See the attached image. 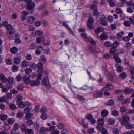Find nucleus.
I'll return each mask as SVG.
<instances>
[{"instance_id":"9","label":"nucleus","mask_w":134,"mask_h":134,"mask_svg":"<svg viewBox=\"0 0 134 134\" xmlns=\"http://www.w3.org/2000/svg\"><path fill=\"white\" fill-rule=\"evenodd\" d=\"M0 80L2 83H6L7 82V79L3 74H0Z\"/></svg>"},{"instance_id":"15","label":"nucleus","mask_w":134,"mask_h":134,"mask_svg":"<svg viewBox=\"0 0 134 134\" xmlns=\"http://www.w3.org/2000/svg\"><path fill=\"white\" fill-rule=\"evenodd\" d=\"M100 37L101 40H104L107 39L108 36L106 34L103 33L100 35Z\"/></svg>"},{"instance_id":"56","label":"nucleus","mask_w":134,"mask_h":134,"mask_svg":"<svg viewBox=\"0 0 134 134\" xmlns=\"http://www.w3.org/2000/svg\"><path fill=\"white\" fill-rule=\"evenodd\" d=\"M108 78L111 81H113L114 80V76L110 74L108 75Z\"/></svg>"},{"instance_id":"49","label":"nucleus","mask_w":134,"mask_h":134,"mask_svg":"<svg viewBox=\"0 0 134 134\" xmlns=\"http://www.w3.org/2000/svg\"><path fill=\"white\" fill-rule=\"evenodd\" d=\"M105 18H106L104 15H102L100 16L99 21L100 22H101L102 21H104V20H106L105 19Z\"/></svg>"},{"instance_id":"52","label":"nucleus","mask_w":134,"mask_h":134,"mask_svg":"<svg viewBox=\"0 0 134 134\" xmlns=\"http://www.w3.org/2000/svg\"><path fill=\"white\" fill-rule=\"evenodd\" d=\"M125 47L128 49H129L132 47V44L131 43H126Z\"/></svg>"},{"instance_id":"14","label":"nucleus","mask_w":134,"mask_h":134,"mask_svg":"<svg viewBox=\"0 0 134 134\" xmlns=\"http://www.w3.org/2000/svg\"><path fill=\"white\" fill-rule=\"evenodd\" d=\"M127 129H131L133 127V125L129 122L124 125Z\"/></svg>"},{"instance_id":"34","label":"nucleus","mask_w":134,"mask_h":134,"mask_svg":"<svg viewBox=\"0 0 134 134\" xmlns=\"http://www.w3.org/2000/svg\"><path fill=\"white\" fill-rule=\"evenodd\" d=\"M119 45V44L118 42L117 41H116L114 42L112 44H111V46L112 47L115 48H116Z\"/></svg>"},{"instance_id":"16","label":"nucleus","mask_w":134,"mask_h":134,"mask_svg":"<svg viewBox=\"0 0 134 134\" xmlns=\"http://www.w3.org/2000/svg\"><path fill=\"white\" fill-rule=\"evenodd\" d=\"M23 80L26 84H28L30 82V78L28 77H27L26 76L23 77Z\"/></svg>"},{"instance_id":"51","label":"nucleus","mask_w":134,"mask_h":134,"mask_svg":"<svg viewBox=\"0 0 134 134\" xmlns=\"http://www.w3.org/2000/svg\"><path fill=\"white\" fill-rule=\"evenodd\" d=\"M131 69L130 70V72L131 74L133 75L132 76H130V77L131 78L133 79L134 78V68H132V69L131 68Z\"/></svg>"},{"instance_id":"24","label":"nucleus","mask_w":134,"mask_h":134,"mask_svg":"<svg viewBox=\"0 0 134 134\" xmlns=\"http://www.w3.org/2000/svg\"><path fill=\"white\" fill-rule=\"evenodd\" d=\"M108 123L109 125H112L114 124L115 122L114 119L112 118H110L108 120Z\"/></svg>"},{"instance_id":"23","label":"nucleus","mask_w":134,"mask_h":134,"mask_svg":"<svg viewBox=\"0 0 134 134\" xmlns=\"http://www.w3.org/2000/svg\"><path fill=\"white\" fill-rule=\"evenodd\" d=\"M21 129L23 132H25L27 129L26 125L24 124H22L21 125Z\"/></svg>"},{"instance_id":"35","label":"nucleus","mask_w":134,"mask_h":134,"mask_svg":"<svg viewBox=\"0 0 134 134\" xmlns=\"http://www.w3.org/2000/svg\"><path fill=\"white\" fill-rule=\"evenodd\" d=\"M9 107L11 109L13 110H14L16 109V105L13 104L11 103L9 105Z\"/></svg>"},{"instance_id":"33","label":"nucleus","mask_w":134,"mask_h":134,"mask_svg":"<svg viewBox=\"0 0 134 134\" xmlns=\"http://www.w3.org/2000/svg\"><path fill=\"white\" fill-rule=\"evenodd\" d=\"M127 76V75L126 73L123 72L121 73L119 75V77L122 79H124Z\"/></svg>"},{"instance_id":"61","label":"nucleus","mask_w":134,"mask_h":134,"mask_svg":"<svg viewBox=\"0 0 134 134\" xmlns=\"http://www.w3.org/2000/svg\"><path fill=\"white\" fill-rule=\"evenodd\" d=\"M100 23L104 26H106L107 25V21L106 20L102 21V22H100Z\"/></svg>"},{"instance_id":"8","label":"nucleus","mask_w":134,"mask_h":134,"mask_svg":"<svg viewBox=\"0 0 134 134\" xmlns=\"http://www.w3.org/2000/svg\"><path fill=\"white\" fill-rule=\"evenodd\" d=\"M114 88V86L112 85L109 84L107 85L105 87L102 88L101 89L102 91H104V90L109 91L110 89H113Z\"/></svg>"},{"instance_id":"32","label":"nucleus","mask_w":134,"mask_h":134,"mask_svg":"<svg viewBox=\"0 0 134 134\" xmlns=\"http://www.w3.org/2000/svg\"><path fill=\"white\" fill-rule=\"evenodd\" d=\"M112 132L114 134H118L119 133V131L117 128H114L113 129Z\"/></svg>"},{"instance_id":"22","label":"nucleus","mask_w":134,"mask_h":134,"mask_svg":"<svg viewBox=\"0 0 134 134\" xmlns=\"http://www.w3.org/2000/svg\"><path fill=\"white\" fill-rule=\"evenodd\" d=\"M25 134H34V131L32 129H27L25 132Z\"/></svg>"},{"instance_id":"30","label":"nucleus","mask_w":134,"mask_h":134,"mask_svg":"<svg viewBox=\"0 0 134 134\" xmlns=\"http://www.w3.org/2000/svg\"><path fill=\"white\" fill-rule=\"evenodd\" d=\"M16 117L18 118H21L23 116V113L21 111H19L17 113L16 115Z\"/></svg>"},{"instance_id":"6","label":"nucleus","mask_w":134,"mask_h":134,"mask_svg":"<svg viewBox=\"0 0 134 134\" xmlns=\"http://www.w3.org/2000/svg\"><path fill=\"white\" fill-rule=\"evenodd\" d=\"M104 122V121L103 118H99L97 121V123L99 125L97 126V128L98 129L99 128H100V127H101L102 125Z\"/></svg>"},{"instance_id":"7","label":"nucleus","mask_w":134,"mask_h":134,"mask_svg":"<svg viewBox=\"0 0 134 134\" xmlns=\"http://www.w3.org/2000/svg\"><path fill=\"white\" fill-rule=\"evenodd\" d=\"M45 108L43 107L41 109V111L42 114L41 116V118L43 120H44L47 118V115L45 111Z\"/></svg>"},{"instance_id":"36","label":"nucleus","mask_w":134,"mask_h":134,"mask_svg":"<svg viewBox=\"0 0 134 134\" xmlns=\"http://www.w3.org/2000/svg\"><path fill=\"white\" fill-rule=\"evenodd\" d=\"M62 26H65L70 31L71 30V29L68 26V24H66V22H62Z\"/></svg>"},{"instance_id":"1","label":"nucleus","mask_w":134,"mask_h":134,"mask_svg":"<svg viewBox=\"0 0 134 134\" xmlns=\"http://www.w3.org/2000/svg\"><path fill=\"white\" fill-rule=\"evenodd\" d=\"M16 97L17 98V104L21 108L24 107L26 105L23 102L22 100L23 99L22 96L21 95H18Z\"/></svg>"},{"instance_id":"37","label":"nucleus","mask_w":134,"mask_h":134,"mask_svg":"<svg viewBox=\"0 0 134 134\" xmlns=\"http://www.w3.org/2000/svg\"><path fill=\"white\" fill-rule=\"evenodd\" d=\"M102 28L100 27H99L96 29L94 30V31L96 33L98 34L99 33L102 31Z\"/></svg>"},{"instance_id":"44","label":"nucleus","mask_w":134,"mask_h":134,"mask_svg":"<svg viewBox=\"0 0 134 134\" xmlns=\"http://www.w3.org/2000/svg\"><path fill=\"white\" fill-rule=\"evenodd\" d=\"M117 71L118 72H120L123 71L122 67L121 66H118L117 68Z\"/></svg>"},{"instance_id":"21","label":"nucleus","mask_w":134,"mask_h":134,"mask_svg":"<svg viewBox=\"0 0 134 134\" xmlns=\"http://www.w3.org/2000/svg\"><path fill=\"white\" fill-rule=\"evenodd\" d=\"M103 91H101L100 92L96 93L93 94V95L96 98H98L101 97L103 95Z\"/></svg>"},{"instance_id":"46","label":"nucleus","mask_w":134,"mask_h":134,"mask_svg":"<svg viewBox=\"0 0 134 134\" xmlns=\"http://www.w3.org/2000/svg\"><path fill=\"white\" fill-rule=\"evenodd\" d=\"M20 127V125L18 123L15 124L13 126V129L14 130H17Z\"/></svg>"},{"instance_id":"54","label":"nucleus","mask_w":134,"mask_h":134,"mask_svg":"<svg viewBox=\"0 0 134 134\" xmlns=\"http://www.w3.org/2000/svg\"><path fill=\"white\" fill-rule=\"evenodd\" d=\"M124 97L122 95L118 96L117 97V99L119 101H120L124 99Z\"/></svg>"},{"instance_id":"47","label":"nucleus","mask_w":134,"mask_h":134,"mask_svg":"<svg viewBox=\"0 0 134 134\" xmlns=\"http://www.w3.org/2000/svg\"><path fill=\"white\" fill-rule=\"evenodd\" d=\"M14 79L12 77H9L8 79H7V81L9 83H12Z\"/></svg>"},{"instance_id":"45","label":"nucleus","mask_w":134,"mask_h":134,"mask_svg":"<svg viewBox=\"0 0 134 134\" xmlns=\"http://www.w3.org/2000/svg\"><path fill=\"white\" fill-rule=\"evenodd\" d=\"M7 121L9 124H13L14 122V120L13 118H11L8 119Z\"/></svg>"},{"instance_id":"53","label":"nucleus","mask_w":134,"mask_h":134,"mask_svg":"<svg viewBox=\"0 0 134 134\" xmlns=\"http://www.w3.org/2000/svg\"><path fill=\"white\" fill-rule=\"evenodd\" d=\"M18 69V67L15 65H13L12 67V71L13 72H14L16 71Z\"/></svg>"},{"instance_id":"13","label":"nucleus","mask_w":134,"mask_h":134,"mask_svg":"<svg viewBox=\"0 0 134 134\" xmlns=\"http://www.w3.org/2000/svg\"><path fill=\"white\" fill-rule=\"evenodd\" d=\"M108 112L107 110L104 109L101 111V115L102 117H105L108 115Z\"/></svg>"},{"instance_id":"4","label":"nucleus","mask_w":134,"mask_h":134,"mask_svg":"<svg viewBox=\"0 0 134 134\" xmlns=\"http://www.w3.org/2000/svg\"><path fill=\"white\" fill-rule=\"evenodd\" d=\"M48 79L44 77L42 80L41 83L43 86H45L48 89L50 88V86L49 84V82Z\"/></svg>"},{"instance_id":"62","label":"nucleus","mask_w":134,"mask_h":134,"mask_svg":"<svg viewBox=\"0 0 134 134\" xmlns=\"http://www.w3.org/2000/svg\"><path fill=\"white\" fill-rule=\"evenodd\" d=\"M22 77L20 75H18L16 77V79L18 82L20 81L22 79Z\"/></svg>"},{"instance_id":"41","label":"nucleus","mask_w":134,"mask_h":134,"mask_svg":"<svg viewBox=\"0 0 134 134\" xmlns=\"http://www.w3.org/2000/svg\"><path fill=\"white\" fill-rule=\"evenodd\" d=\"M115 49L113 47H111V48L109 50V52L110 53L113 54H114V55H115L114 54L115 53Z\"/></svg>"},{"instance_id":"18","label":"nucleus","mask_w":134,"mask_h":134,"mask_svg":"<svg viewBox=\"0 0 134 134\" xmlns=\"http://www.w3.org/2000/svg\"><path fill=\"white\" fill-rule=\"evenodd\" d=\"M40 84V81H32L30 83V85L31 86H37Z\"/></svg>"},{"instance_id":"60","label":"nucleus","mask_w":134,"mask_h":134,"mask_svg":"<svg viewBox=\"0 0 134 134\" xmlns=\"http://www.w3.org/2000/svg\"><path fill=\"white\" fill-rule=\"evenodd\" d=\"M36 47V46L35 43H33L30 45L29 46L30 49H35Z\"/></svg>"},{"instance_id":"11","label":"nucleus","mask_w":134,"mask_h":134,"mask_svg":"<svg viewBox=\"0 0 134 134\" xmlns=\"http://www.w3.org/2000/svg\"><path fill=\"white\" fill-rule=\"evenodd\" d=\"M35 19L32 16L28 17L27 18V20L28 23L30 24L33 23L35 21Z\"/></svg>"},{"instance_id":"59","label":"nucleus","mask_w":134,"mask_h":134,"mask_svg":"<svg viewBox=\"0 0 134 134\" xmlns=\"http://www.w3.org/2000/svg\"><path fill=\"white\" fill-rule=\"evenodd\" d=\"M40 59L41 61L43 62L44 63H45L46 61L45 57L44 55L41 56L40 57Z\"/></svg>"},{"instance_id":"26","label":"nucleus","mask_w":134,"mask_h":134,"mask_svg":"<svg viewBox=\"0 0 134 134\" xmlns=\"http://www.w3.org/2000/svg\"><path fill=\"white\" fill-rule=\"evenodd\" d=\"M14 63L16 64H18L20 63L19 58H14L13 59Z\"/></svg>"},{"instance_id":"42","label":"nucleus","mask_w":134,"mask_h":134,"mask_svg":"<svg viewBox=\"0 0 134 134\" xmlns=\"http://www.w3.org/2000/svg\"><path fill=\"white\" fill-rule=\"evenodd\" d=\"M76 97L80 101H83L84 98L83 96L80 95H77Z\"/></svg>"},{"instance_id":"27","label":"nucleus","mask_w":134,"mask_h":134,"mask_svg":"<svg viewBox=\"0 0 134 134\" xmlns=\"http://www.w3.org/2000/svg\"><path fill=\"white\" fill-rule=\"evenodd\" d=\"M124 25L126 27H130L131 26V24L129 21H125L123 23Z\"/></svg>"},{"instance_id":"19","label":"nucleus","mask_w":134,"mask_h":134,"mask_svg":"<svg viewBox=\"0 0 134 134\" xmlns=\"http://www.w3.org/2000/svg\"><path fill=\"white\" fill-rule=\"evenodd\" d=\"M48 131V129L47 128H45L42 127L39 130V131L42 133H45Z\"/></svg>"},{"instance_id":"28","label":"nucleus","mask_w":134,"mask_h":134,"mask_svg":"<svg viewBox=\"0 0 134 134\" xmlns=\"http://www.w3.org/2000/svg\"><path fill=\"white\" fill-rule=\"evenodd\" d=\"M112 115L114 116H117L119 115L118 111L116 110H113L111 112Z\"/></svg>"},{"instance_id":"57","label":"nucleus","mask_w":134,"mask_h":134,"mask_svg":"<svg viewBox=\"0 0 134 134\" xmlns=\"http://www.w3.org/2000/svg\"><path fill=\"white\" fill-rule=\"evenodd\" d=\"M101 131L102 134H108L107 130L105 128H102Z\"/></svg>"},{"instance_id":"63","label":"nucleus","mask_w":134,"mask_h":134,"mask_svg":"<svg viewBox=\"0 0 134 134\" xmlns=\"http://www.w3.org/2000/svg\"><path fill=\"white\" fill-rule=\"evenodd\" d=\"M86 118L89 120L93 118V116L91 114H89L87 117H86Z\"/></svg>"},{"instance_id":"17","label":"nucleus","mask_w":134,"mask_h":134,"mask_svg":"<svg viewBox=\"0 0 134 134\" xmlns=\"http://www.w3.org/2000/svg\"><path fill=\"white\" fill-rule=\"evenodd\" d=\"M133 92V90L132 88L126 89L124 90V92L125 94H128L132 93Z\"/></svg>"},{"instance_id":"38","label":"nucleus","mask_w":134,"mask_h":134,"mask_svg":"<svg viewBox=\"0 0 134 134\" xmlns=\"http://www.w3.org/2000/svg\"><path fill=\"white\" fill-rule=\"evenodd\" d=\"M93 15L95 16H98L99 15V12L97 10H94L93 12Z\"/></svg>"},{"instance_id":"40","label":"nucleus","mask_w":134,"mask_h":134,"mask_svg":"<svg viewBox=\"0 0 134 134\" xmlns=\"http://www.w3.org/2000/svg\"><path fill=\"white\" fill-rule=\"evenodd\" d=\"M35 35L37 36H41L42 35L43 33L41 31H37L35 32Z\"/></svg>"},{"instance_id":"12","label":"nucleus","mask_w":134,"mask_h":134,"mask_svg":"<svg viewBox=\"0 0 134 134\" xmlns=\"http://www.w3.org/2000/svg\"><path fill=\"white\" fill-rule=\"evenodd\" d=\"M37 67H38L39 69L37 70V72L40 73L43 70L42 68L43 66V64L41 63H38L37 65Z\"/></svg>"},{"instance_id":"29","label":"nucleus","mask_w":134,"mask_h":134,"mask_svg":"<svg viewBox=\"0 0 134 134\" xmlns=\"http://www.w3.org/2000/svg\"><path fill=\"white\" fill-rule=\"evenodd\" d=\"M18 48L15 47H12L10 49L11 53L13 54L16 53L18 51Z\"/></svg>"},{"instance_id":"39","label":"nucleus","mask_w":134,"mask_h":134,"mask_svg":"<svg viewBox=\"0 0 134 134\" xmlns=\"http://www.w3.org/2000/svg\"><path fill=\"white\" fill-rule=\"evenodd\" d=\"M114 101L112 99H110L107 102V105H111L114 104Z\"/></svg>"},{"instance_id":"43","label":"nucleus","mask_w":134,"mask_h":134,"mask_svg":"<svg viewBox=\"0 0 134 134\" xmlns=\"http://www.w3.org/2000/svg\"><path fill=\"white\" fill-rule=\"evenodd\" d=\"M22 66L24 67H26L28 65V63L26 60H24L22 62Z\"/></svg>"},{"instance_id":"25","label":"nucleus","mask_w":134,"mask_h":134,"mask_svg":"<svg viewBox=\"0 0 134 134\" xmlns=\"http://www.w3.org/2000/svg\"><path fill=\"white\" fill-rule=\"evenodd\" d=\"M33 116V115L30 113H27L25 116L26 119V120H29L30 119L32 118Z\"/></svg>"},{"instance_id":"31","label":"nucleus","mask_w":134,"mask_h":134,"mask_svg":"<svg viewBox=\"0 0 134 134\" xmlns=\"http://www.w3.org/2000/svg\"><path fill=\"white\" fill-rule=\"evenodd\" d=\"M7 118V115L3 114L0 115V118L3 121H5Z\"/></svg>"},{"instance_id":"3","label":"nucleus","mask_w":134,"mask_h":134,"mask_svg":"<svg viewBox=\"0 0 134 134\" xmlns=\"http://www.w3.org/2000/svg\"><path fill=\"white\" fill-rule=\"evenodd\" d=\"M25 2L27 5L26 7L27 10H30L34 8L35 4L32 2V0H25Z\"/></svg>"},{"instance_id":"2","label":"nucleus","mask_w":134,"mask_h":134,"mask_svg":"<svg viewBox=\"0 0 134 134\" xmlns=\"http://www.w3.org/2000/svg\"><path fill=\"white\" fill-rule=\"evenodd\" d=\"M130 120V118L128 116H124L118 119L121 125H124L128 122Z\"/></svg>"},{"instance_id":"48","label":"nucleus","mask_w":134,"mask_h":134,"mask_svg":"<svg viewBox=\"0 0 134 134\" xmlns=\"http://www.w3.org/2000/svg\"><path fill=\"white\" fill-rule=\"evenodd\" d=\"M105 18H106L104 15H102L100 16L99 21L100 22H101L102 21H104V20H106L105 19Z\"/></svg>"},{"instance_id":"50","label":"nucleus","mask_w":134,"mask_h":134,"mask_svg":"<svg viewBox=\"0 0 134 134\" xmlns=\"http://www.w3.org/2000/svg\"><path fill=\"white\" fill-rule=\"evenodd\" d=\"M115 12L117 14H121L122 13V11L120 8H118L116 9Z\"/></svg>"},{"instance_id":"64","label":"nucleus","mask_w":134,"mask_h":134,"mask_svg":"<svg viewBox=\"0 0 134 134\" xmlns=\"http://www.w3.org/2000/svg\"><path fill=\"white\" fill-rule=\"evenodd\" d=\"M129 21L132 24L134 25V18H133L132 17H130L129 18Z\"/></svg>"},{"instance_id":"55","label":"nucleus","mask_w":134,"mask_h":134,"mask_svg":"<svg viewBox=\"0 0 134 134\" xmlns=\"http://www.w3.org/2000/svg\"><path fill=\"white\" fill-rule=\"evenodd\" d=\"M127 11L129 13H132L133 12V10L132 7H129L127 9Z\"/></svg>"},{"instance_id":"10","label":"nucleus","mask_w":134,"mask_h":134,"mask_svg":"<svg viewBox=\"0 0 134 134\" xmlns=\"http://www.w3.org/2000/svg\"><path fill=\"white\" fill-rule=\"evenodd\" d=\"M28 12L26 11H23L22 12V15L21 17V19L23 21L25 20V18L28 14Z\"/></svg>"},{"instance_id":"5","label":"nucleus","mask_w":134,"mask_h":134,"mask_svg":"<svg viewBox=\"0 0 134 134\" xmlns=\"http://www.w3.org/2000/svg\"><path fill=\"white\" fill-rule=\"evenodd\" d=\"M94 21V20L92 17H90L89 18L87 22V26L90 29H92Z\"/></svg>"},{"instance_id":"20","label":"nucleus","mask_w":134,"mask_h":134,"mask_svg":"<svg viewBox=\"0 0 134 134\" xmlns=\"http://www.w3.org/2000/svg\"><path fill=\"white\" fill-rule=\"evenodd\" d=\"M113 57L116 62L119 63L121 62V60L119 57H118V54L116 55H113Z\"/></svg>"},{"instance_id":"58","label":"nucleus","mask_w":134,"mask_h":134,"mask_svg":"<svg viewBox=\"0 0 134 134\" xmlns=\"http://www.w3.org/2000/svg\"><path fill=\"white\" fill-rule=\"evenodd\" d=\"M15 32V30L13 27L8 30V32L10 34H12Z\"/></svg>"}]
</instances>
